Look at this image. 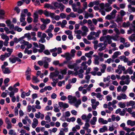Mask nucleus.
<instances>
[{"label": "nucleus", "instance_id": "f257e3e1", "mask_svg": "<svg viewBox=\"0 0 135 135\" xmlns=\"http://www.w3.org/2000/svg\"><path fill=\"white\" fill-rule=\"evenodd\" d=\"M118 69H117L115 72L116 73H118L119 74H121L122 72V71H124V74H127L128 73L127 70L125 71V68L124 66H122V65H119L118 66Z\"/></svg>", "mask_w": 135, "mask_h": 135}, {"label": "nucleus", "instance_id": "f03ea898", "mask_svg": "<svg viewBox=\"0 0 135 135\" xmlns=\"http://www.w3.org/2000/svg\"><path fill=\"white\" fill-rule=\"evenodd\" d=\"M84 71L82 69L79 70L78 71H76L74 73V75L75 76L78 75L79 77L80 78H82L83 77V75L82 74Z\"/></svg>", "mask_w": 135, "mask_h": 135}, {"label": "nucleus", "instance_id": "7ed1b4c3", "mask_svg": "<svg viewBox=\"0 0 135 135\" xmlns=\"http://www.w3.org/2000/svg\"><path fill=\"white\" fill-rule=\"evenodd\" d=\"M59 74V71L57 70L53 72L50 73L49 75V77L50 78H53L55 77H56L58 76Z\"/></svg>", "mask_w": 135, "mask_h": 135}, {"label": "nucleus", "instance_id": "20e7f679", "mask_svg": "<svg viewBox=\"0 0 135 135\" xmlns=\"http://www.w3.org/2000/svg\"><path fill=\"white\" fill-rule=\"evenodd\" d=\"M33 122L32 124V126L33 128H35L38 124V120L36 118H34L33 120Z\"/></svg>", "mask_w": 135, "mask_h": 135}, {"label": "nucleus", "instance_id": "39448f33", "mask_svg": "<svg viewBox=\"0 0 135 135\" xmlns=\"http://www.w3.org/2000/svg\"><path fill=\"white\" fill-rule=\"evenodd\" d=\"M127 96L125 94H120V95L117 96V99L119 100H120L122 99H126Z\"/></svg>", "mask_w": 135, "mask_h": 135}, {"label": "nucleus", "instance_id": "423d86ee", "mask_svg": "<svg viewBox=\"0 0 135 135\" xmlns=\"http://www.w3.org/2000/svg\"><path fill=\"white\" fill-rule=\"evenodd\" d=\"M41 21L44 24L46 25V24L49 23L51 22L50 20L48 18H46L45 19L43 18H41Z\"/></svg>", "mask_w": 135, "mask_h": 135}, {"label": "nucleus", "instance_id": "0eeeda50", "mask_svg": "<svg viewBox=\"0 0 135 135\" xmlns=\"http://www.w3.org/2000/svg\"><path fill=\"white\" fill-rule=\"evenodd\" d=\"M108 131V128L106 126H104L102 128H100L99 130V132L100 133L104 132L105 131Z\"/></svg>", "mask_w": 135, "mask_h": 135}, {"label": "nucleus", "instance_id": "6e6552de", "mask_svg": "<svg viewBox=\"0 0 135 135\" xmlns=\"http://www.w3.org/2000/svg\"><path fill=\"white\" fill-rule=\"evenodd\" d=\"M25 17L26 15L25 14L23 13H21L20 18V22H22L25 21Z\"/></svg>", "mask_w": 135, "mask_h": 135}, {"label": "nucleus", "instance_id": "1a4fd4ad", "mask_svg": "<svg viewBox=\"0 0 135 135\" xmlns=\"http://www.w3.org/2000/svg\"><path fill=\"white\" fill-rule=\"evenodd\" d=\"M66 56L65 59L67 61L70 60L72 59V57H73L71 54L69 52L66 53Z\"/></svg>", "mask_w": 135, "mask_h": 135}, {"label": "nucleus", "instance_id": "9d476101", "mask_svg": "<svg viewBox=\"0 0 135 135\" xmlns=\"http://www.w3.org/2000/svg\"><path fill=\"white\" fill-rule=\"evenodd\" d=\"M52 4L54 6V7L56 9L59 8L61 5L62 3H58L57 2H54L52 3Z\"/></svg>", "mask_w": 135, "mask_h": 135}, {"label": "nucleus", "instance_id": "9b49d317", "mask_svg": "<svg viewBox=\"0 0 135 135\" xmlns=\"http://www.w3.org/2000/svg\"><path fill=\"white\" fill-rule=\"evenodd\" d=\"M121 53L120 51H116L113 54V55L112 56V58L113 59H115L118 57V56L119 55H120Z\"/></svg>", "mask_w": 135, "mask_h": 135}, {"label": "nucleus", "instance_id": "f8f14e48", "mask_svg": "<svg viewBox=\"0 0 135 135\" xmlns=\"http://www.w3.org/2000/svg\"><path fill=\"white\" fill-rule=\"evenodd\" d=\"M99 56H96L94 59V63L95 65H99Z\"/></svg>", "mask_w": 135, "mask_h": 135}, {"label": "nucleus", "instance_id": "ddd939ff", "mask_svg": "<svg viewBox=\"0 0 135 135\" xmlns=\"http://www.w3.org/2000/svg\"><path fill=\"white\" fill-rule=\"evenodd\" d=\"M6 50L8 52V53H6L7 55L9 57L13 52V49H10L9 48H7L6 49Z\"/></svg>", "mask_w": 135, "mask_h": 135}, {"label": "nucleus", "instance_id": "4468645a", "mask_svg": "<svg viewBox=\"0 0 135 135\" xmlns=\"http://www.w3.org/2000/svg\"><path fill=\"white\" fill-rule=\"evenodd\" d=\"M128 8L130 9L128 11L129 12L131 13L132 12H135V8L132 7L131 5H129L128 6Z\"/></svg>", "mask_w": 135, "mask_h": 135}, {"label": "nucleus", "instance_id": "2eb2a0df", "mask_svg": "<svg viewBox=\"0 0 135 135\" xmlns=\"http://www.w3.org/2000/svg\"><path fill=\"white\" fill-rule=\"evenodd\" d=\"M9 57L7 55L6 53H5L4 55H1L0 56V58L2 61H3L4 60L5 58H7Z\"/></svg>", "mask_w": 135, "mask_h": 135}, {"label": "nucleus", "instance_id": "dca6fc26", "mask_svg": "<svg viewBox=\"0 0 135 135\" xmlns=\"http://www.w3.org/2000/svg\"><path fill=\"white\" fill-rule=\"evenodd\" d=\"M135 104V102L132 100H131L129 102H127L126 103L127 106V107L133 106Z\"/></svg>", "mask_w": 135, "mask_h": 135}, {"label": "nucleus", "instance_id": "f3484780", "mask_svg": "<svg viewBox=\"0 0 135 135\" xmlns=\"http://www.w3.org/2000/svg\"><path fill=\"white\" fill-rule=\"evenodd\" d=\"M101 66H102V68L101 69L100 71L102 73H104L106 68V65L105 64H102Z\"/></svg>", "mask_w": 135, "mask_h": 135}, {"label": "nucleus", "instance_id": "a211bd4d", "mask_svg": "<svg viewBox=\"0 0 135 135\" xmlns=\"http://www.w3.org/2000/svg\"><path fill=\"white\" fill-rule=\"evenodd\" d=\"M54 28V26L52 25H50L48 29L46 31V32L48 33L49 32H51L52 30H53Z\"/></svg>", "mask_w": 135, "mask_h": 135}, {"label": "nucleus", "instance_id": "6ab92c4d", "mask_svg": "<svg viewBox=\"0 0 135 135\" xmlns=\"http://www.w3.org/2000/svg\"><path fill=\"white\" fill-rule=\"evenodd\" d=\"M10 79L8 78H7L5 79L4 81V84L6 86H7L8 85L7 83L9 81Z\"/></svg>", "mask_w": 135, "mask_h": 135}, {"label": "nucleus", "instance_id": "aec40b11", "mask_svg": "<svg viewBox=\"0 0 135 135\" xmlns=\"http://www.w3.org/2000/svg\"><path fill=\"white\" fill-rule=\"evenodd\" d=\"M129 40L132 42H133L135 40V34H132L129 37Z\"/></svg>", "mask_w": 135, "mask_h": 135}, {"label": "nucleus", "instance_id": "412c9836", "mask_svg": "<svg viewBox=\"0 0 135 135\" xmlns=\"http://www.w3.org/2000/svg\"><path fill=\"white\" fill-rule=\"evenodd\" d=\"M103 95L101 94L100 93H97L96 97L99 99V100H102L103 99Z\"/></svg>", "mask_w": 135, "mask_h": 135}, {"label": "nucleus", "instance_id": "4be33fe9", "mask_svg": "<svg viewBox=\"0 0 135 135\" xmlns=\"http://www.w3.org/2000/svg\"><path fill=\"white\" fill-rule=\"evenodd\" d=\"M26 37L27 38L28 40H30L31 39V36L30 34L29 33H27L24 34V36L23 37Z\"/></svg>", "mask_w": 135, "mask_h": 135}, {"label": "nucleus", "instance_id": "5701e85b", "mask_svg": "<svg viewBox=\"0 0 135 135\" xmlns=\"http://www.w3.org/2000/svg\"><path fill=\"white\" fill-rule=\"evenodd\" d=\"M11 73L10 70L8 68H5L4 71H3V73L4 74H9Z\"/></svg>", "mask_w": 135, "mask_h": 135}, {"label": "nucleus", "instance_id": "b1692460", "mask_svg": "<svg viewBox=\"0 0 135 135\" xmlns=\"http://www.w3.org/2000/svg\"><path fill=\"white\" fill-rule=\"evenodd\" d=\"M10 62L12 63H14L16 62V57L14 58L10 57L9 59Z\"/></svg>", "mask_w": 135, "mask_h": 135}, {"label": "nucleus", "instance_id": "393cba45", "mask_svg": "<svg viewBox=\"0 0 135 135\" xmlns=\"http://www.w3.org/2000/svg\"><path fill=\"white\" fill-rule=\"evenodd\" d=\"M130 23L128 22L126 23V22H124L122 24V26L123 27H128L130 26Z\"/></svg>", "mask_w": 135, "mask_h": 135}, {"label": "nucleus", "instance_id": "a878e982", "mask_svg": "<svg viewBox=\"0 0 135 135\" xmlns=\"http://www.w3.org/2000/svg\"><path fill=\"white\" fill-rule=\"evenodd\" d=\"M81 29L83 31L88 32L89 30L88 28L85 26H83L81 28Z\"/></svg>", "mask_w": 135, "mask_h": 135}, {"label": "nucleus", "instance_id": "bb28decb", "mask_svg": "<svg viewBox=\"0 0 135 135\" xmlns=\"http://www.w3.org/2000/svg\"><path fill=\"white\" fill-rule=\"evenodd\" d=\"M76 102V103L75 104V106L76 108H77L79 107V105L81 104V101L80 99H79Z\"/></svg>", "mask_w": 135, "mask_h": 135}, {"label": "nucleus", "instance_id": "cd10ccee", "mask_svg": "<svg viewBox=\"0 0 135 135\" xmlns=\"http://www.w3.org/2000/svg\"><path fill=\"white\" fill-rule=\"evenodd\" d=\"M76 65V64L75 63H74L73 65H68V67L70 69H73L75 67Z\"/></svg>", "mask_w": 135, "mask_h": 135}, {"label": "nucleus", "instance_id": "c85d7f7f", "mask_svg": "<svg viewBox=\"0 0 135 135\" xmlns=\"http://www.w3.org/2000/svg\"><path fill=\"white\" fill-rule=\"evenodd\" d=\"M130 79L129 76L127 75L126 76L123 75L122 76L121 79L122 80H124L125 79Z\"/></svg>", "mask_w": 135, "mask_h": 135}, {"label": "nucleus", "instance_id": "c756f323", "mask_svg": "<svg viewBox=\"0 0 135 135\" xmlns=\"http://www.w3.org/2000/svg\"><path fill=\"white\" fill-rule=\"evenodd\" d=\"M1 38L3 39H5V40L7 38L8 39L9 38V37L6 35H5L4 33H3L1 34Z\"/></svg>", "mask_w": 135, "mask_h": 135}, {"label": "nucleus", "instance_id": "7c9ffc66", "mask_svg": "<svg viewBox=\"0 0 135 135\" xmlns=\"http://www.w3.org/2000/svg\"><path fill=\"white\" fill-rule=\"evenodd\" d=\"M117 35V34L114 36H112V39L114 41H117L118 40L119 37V36Z\"/></svg>", "mask_w": 135, "mask_h": 135}, {"label": "nucleus", "instance_id": "2f4dec72", "mask_svg": "<svg viewBox=\"0 0 135 135\" xmlns=\"http://www.w3.org/2000/svg\"><path fill=\"white\" fill-rule=\"evenodd\" d=\"M14 10L18 14L20 13L21 10L17 6H16Z\"/></svg>", "mask_w": 135, "mask_h": 135}, {"label": "nucleus", "instance_id": "473e14b6", "mask_svg": "<svg viewBox=\"0 0 135 135\" xmlns=\"http://www.w3.org/2000/svg\"><path fill=\"white\" fill-rule=\"evenodd\" d=\"M127 70L128 73L130 74H132L133 73V71L132 70V67H129L127 69Z\"/></svg>", "mask_w": 135, "mask_h": 135}, {"label": "nucleus", "instance_id": "72a5a7b5", "mask_svg": "<svg viewBox=\"0 0 135 135\" xmlns=\"http://www.w3.org/2000/svg\"><path fill=\"white\" fill-rule=\"evenodd\" d=\"M31 72V70L30 68H28V69L26 72V75H30Z\"/></svg>", "mask_w": 135, "mask_h": 135}, {"label": "nucleus", "instance_id": "f704fd0d", "mask_svg": "<svg viewBox=\"0 0 135 135\" xmlns=\"http://www.w3.org/2000/svg\"><path fill=\"white\" fill-rule=\"evenodd\" d=\"M30 85L35 90H38L39 89L38 87L37 86L31 84H30Z\"/></svg>", "mask_w": 135, "mask_h": 135}, {"label": "nucleus", "instance_id": "c9c22d12", "mask_svg": "<svg viewBox=\"0 0 135 135\" xmlns=\"http://www.w3.org/2000/svg\"><path fill=\"white\" fill-rule=\"evenodd\" d=\"M38 47H39L41 49L43 50H44L45 49V46L44 45L40 43H39Z\"/></svg>", "mask_w": 135, "mask_h": 135}, {"label": "nucleus", "instance_id": "e433bc0d", "mask_svg": "<svg viewBox=\"0 0 135 135\" xmlns=\"http://www.w3.org/2000/svg\"><path fill=\"white\" fill-rule=\"evenodd\" d=\"M32 80L35 81V83H38L40 81L38 79L37 77L35 76H33Z\"/></svg>", "mask_w": 135, "mask_h": 135}, {"label": "nucleus", "instance_id": "4c0bfd02", "mask_svg": "<svg viewBox=\"0 0 135 135\" xmlns=\"http://www.w3.org/2000/svg\"><path fill=\"white\" fill-rule=\"evenodd\" d=\"M75 50L74 49L71 50V56L73 57H74L75 56Z\"/></svg>", "mask_w": 135, "mask_h": 135}, {"label": "nucleus", "instance_id": "58836bf2", "mask_svg": "<svg viewBox=\"0 0 135 135\" xmlns=\"http://www.w3.org/2000/svg\"><path fill=\"white\" fill-rule=\"evenodd\" d=\"M83 9L85 10L87 7V3L86 2H84L83 4Z\"/></svg>", "mask_w": 135, "mask_h": 135}, {"label": "nucleus", "instance_id": "ea45409f", "mask_svg": "<svg viewBox=\"0 0 135 135\" xmlns=\"http://www.w3.org/2000/svg\"><path fill=\"white\" fill-rule=\"evenodd\" d=\"M44 14L46 17H49V12L46 10H45L44 11Z\"/></svg>", "mask_w": 135, "mask_h": 135}, {"label": "nucleus", "instance_id": "a19ab883", "mask_svg": "<svg viewBox=\"0 0 135 135\" xmlns=\"http://www.w3.org/2000/svg\"><path fill=\"white\" fill-rule=\"evenodd\" d=\"M67 68H66L61 71V73L62 74L65 75L67 73Z\"/></svg>", "mask_w": 135, "mask_h": 135}, {"label": "nucleus", "instance_id": "79ce46f5", "mask_svg": "<svg viewBox=\"0 0 135 135\" xmlns=\"http://www.w3.org/2000/svg\"><path fill=\"white\" fill-rule=\"evenodd\" d=\"M90 125L88 123H86L85 124V127H83L84 129L88 128L90 127Z\"/></svg>", "mask_w": 135, "mask_h": 135}, {"label": "nucleus", "instance_id": "37998d69", "mask_svg": "<svg viewBox=\"0 0 135 135\" xmlns=\"http://www.w3.org/2000/svg\"><path fill=\"white\" fill-rule=\"evenodd\" d=\"M53 109V107L52 106L50 107L49 106H47L45 108V110L48 111L49 110H52Z\"/></svg>", "mask_w": 135, "mask_h": 135}, {"label": "nucleus", "instance_id": "c03bdc74", "mask_svg": "<svg viewBox=\"0 0 135 135\" xmlns=\"http://www.w3.org/2000/svg\"><path fill=\"white\" fill-rule=\"evenodd\" d=\"M15 30H17V31L20 32L22 31V29L20 28L19 27L17 26H16L15 27Z\"/></svg>", "mask_w": 135, "mask_h": 135}, {"label": "nucleus", "instance_id": "a18cd8bd", "mask_svg": "<svg viewBox=\"0 0 135 135\" xmlns=\"http://www.w3.org/2000/svg\"><path fill=\"white\" fill-rule=\"evenodd\" d=\"M60 16L61 18L62 19L65 18L66 17V14L64 13H61L60 14Z\"/></svg>", "mask_w": 135, "mask_h": 135}, {"label": "nucleus", "instance_id": "49530a36", "mask_svg": "<svg viewBox=\"0 0 135 135\" xmlns=\"http://www.w3.org/2000/svg\"><path fill=\"white\" fill-rule=\"evenodd\" d=\"M9 38L7 39V38L6 39V40H5V41L3 42V44L4 46H7L8 45V41L9 40Z\"/></svg>", "mask_w": 135, "mask_h": 135}, {"label": "nucleus", "instance_id": "de8ad7c7", "mask_svg": "<svg viewBox=\"0 0 135 135\" xmlns=\"http://www.w3.org/2000/svg\"><path fill=\"white\" fill-rule=\"evenodd\" d=\"M77 101V99L75 97H73L71 100V103H75Z\"/></svg>", "mask_w": 135, "mask_h": 135}, {"label": "nucleus", "instance_id": "09e8293b", "mask_svg": "<svg viewBox=\"0 0 135 135\" xmlns=\"http://www.w3.org/2000/svg\"><path fill=\"white\" fill-rule=\"evenodd\" d=\"M114 31L115 32L117 35H119L120 34V33L119 32V30L118 28H117L116 27L114 28Z\"/></svg>", "mask_w": 135, "mask_h": 135}, {"label": "nucleus", "instance_id": "8fccbe9b", "mask_svg": "<svg viewBox=\"0 0 135 135\" xmlns=\"http://www.w3.org/2000/svg\"><path fill=\"white\" fill-rule=\"evenodd\" d=\"M119 107L121 108H124L126 107L125 104L124 103H122L121 102L119 103Z\"/></svg>", "mask_w": 135, "mask_h": 135}, {"label": "nucleus", "instance_id": "3c124183", "mask_svg": "<svg viewBox=\"0 0 135 135\" xmlns=\"http://www.w3.org/2000/svg\"><path fill=\"white\" fill-rule=\"evenodd\" d=\"M46 41L45 40L44 38L42 37H41V39L38 41L39 42H41L42 43L45 42Z\"/></svg>", "mask_w": 135, "mask_h": 135}, {"label": "nucleus", "instance_id": "603ef678", "mask_svg": "<svg viewBox=\"0 0 135 135\" xmlns=\"http://www.w3.org/2000/svg\"><path fill=\"white\" fill-rule=\"evenodd\" d=\"M27 21L28 23H31L32 21V19L30 17H28L27 19Z\"/></svg>", "mask_w": 135, "mask_h": 135}, {"label": "nucleus", "instance_id": "864d4df0", "mask_svg": "<svg viewBox=\"0 0 135 135\" xmlns=\"http://www.w3.org/2000/svg\"><path fill=\"white\" fill-rule=\"evenodd\" d=\"M44 53L45 54L49 55L50 54V53L48 50H45L44 52Z\"/></svg>", "mask_w": 135, "mask_h": 135}, {"label": "nucleus", "instance_id": "5fc2aeb1", "mask_svg": "<svg viewBox=\"0 0 135 135\" xmlns=\"http://www.w3.org/2000/svg\"><path fill=\"white\" fill-rule=\"evenodd\" d=\"M117 26V25L115 23H114L112 25H110L109 26V28H115Z\"/></svg>", "mask_w": 135, "mask_h": 135}, {"label": "nucleus", "instance_id": "6e6d98bb", "mask_svg": "<svg viewBox=\"0 0 135 135\" xmlns=\"http://www.w3.org/2000/svg\"><path fill=\"white\" fill-rule=\"evenodd\" d=\"M112 61V62H113V61L112 60V59L110 58L107 59L106 61H105V62H107L109 64L111 63Z\"/></svg>", "mask_w": 135, "mask_h": 135}, {"label": "nucleus", "instance_id": "4d7b16f0", "mask_svg": "<svg viewBox=\"0 0 135 135\" xmlns=\"http://www.w3.org/2000/svg\"><path fill=\"white\" fill-rule=\"evenodd\" d=\"M105 38H106V39L108 41L112 39V36H111L109 35H107V36H105Z\"/></svg>", "mask_w": 135, "mask_h": 135}, {"label": "nucleus", "instance_id": "13d9d810", "mask_svg": "<svg viewBox=\"0 0 135 135\" xmlns=\"http://www.w3.org/2000/svg\"><path fill=\"white\" fill-rule=\"evenodd\" d=\"M15 114L16 116H17L18 114V109L16 107H15Z\"/></svg>", "mask_w": 135, "mask_h": 135}, {"label": "nucleus", "instance_id": "bf43d9fd", "mask_svg": "<svg viewBox=\"0 0 135 135\" xmlns=\"http://www.w3.org/2000/svg\"><path fill=\"white\" fill-rule=\"evenodd\" d=\"M117 11L115 9H114L113 10L112 12L110 13V14L112 16L113 15H114L117 12Z\"/></svg>", "mask_w": 135, "mask_h": 135}, {"label": "nucleus", "instance_id": "052dcab7", "mask_svg": "<svg viewBox=\"0 0 135 135\" xmlns=\"http://www.w3.org/2000/svg\"><path fill=\"white\" fill-rule=\"evenodd\" d=\"M69 15L72 18H75L76 17V15L73 12H71Z\"/></svg>", "mask_w": 135, "mask_h": 135}, {"label": "nucleus", "instance_id": "680f3d73", "mask_svg": "<svg viewBox=\"0 0 135 135\" xmlns=\"http://www.w3.org/2000/svg\"><path fill=\"white\" fill-rule=\"evenodd\" d=\"M123 129L126 131L128 132H131V129L129 128H127L126 127H124L123 128Z\"/></svg>", "mask_w": 135, "mask_h": 135}, {"label": "nucleus", "instance_id": "e2e57ef3", "mask_svg": "<svg viewBox=\"0 0 135 135\" xmlns=\"http://www.w3.org/2000/svg\"><path fill=\"white\" fill-rule=\"evenodd\" d=\"M65 33L69 35L72 34V31L69 30H68L65 31Z\"/></svg>", "mask_w": 135, "mask_h": 135}, {"label": "nucleus", "instance_id": "0e129e2a", "mask_svg": "<svg viewBox=\"0 0 135 135\" xmlns=\"http://www.w3.org/2000/svg\"><path fill=\"white\" fill-rule=\"evenodd\" d=\"M112 17L113 16L111 15H108L105 17V18L110 20L112 18Z\"/></svg>", "mask_w": 135, "mask_h": 135}, {"label": "nucleus", "instance_id": "69168bd1", "mask_svg": "<svg viewBox=\"0 0 135 135\" xmlns=\"http://www.w3.org/2000/svg\"><path fill=\"white\" fill-rule=\"evenodd\" d=\"M32 26L31 25H29L28 26H27L25 27V29L27 30H31Z\"/></svg>", "mask_w": 135, "mask_h": 135}, {"label": "nucleus", "instance_id": "338daca9", "mask_svg": "<svg viewBox=\"0 0 135 135\" xmlns=\"http://www.w3.org/2000/svg\"><path fill=\"white\" fill-rule=\"evenodd\" d=\"M127 88V86L126 85H124L123 86L121 90L122 92H124L126 90Z\"/></svg>", "mask_w": 135, "mask_h": 135}, {"label": "nucleus", "instance_id": "774afa93", "mask_svg": "<svg viewBox=\"0 0 135 135\" xmlns=\"http://www.w3.org/2000/svg\"><path fill=\"white\" fill-rule=\"evenodd\" d=\"M129 29H131L134 33H135V26H132L129 27Z\"/></svg>", "mask_w": 135, "mask_h": 135}]
</instances>
